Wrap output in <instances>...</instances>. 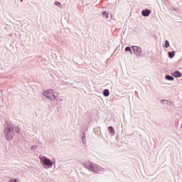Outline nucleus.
I'll use <instances>...</instances> for the list:
<instances>
[{"mask_svg":"<svg viewBox=\"0 0 182 182\" xmlns=\"http://www.w3.org/2000/svg\"><path fill=\"white\" fill-rule=\"evenodd\" d=\"M44 95L48 99H55V95H53V90H48L47 91H45Z\"/></svg>","mask_w":182,"mask_h":182,"instance_id":"nucleus-1","label":"nucleus"},{"mask_svg":"<svg viewBox=\"0 0 182 182\" xmlns=\"http://www.w3.org/2000/svg\"><path fill=\"white\" fill-rule=\"evenodd\" d=\"M41 160L43 161V164H45V166H50L53 164L52 161L46 157H43L41 159Z\"/></svg>","mask_w":182,"mask_h":182,"instance_id":"nucleus-2","label":"nucleus"},{"mask_svg":"<svg viewBox=\"0 0 182 182\" xmlns=\"http://www.w3.org/2000/svg\"><path fill=\"white\" fill-rule=\"evenodd\" d=\"M132 49L136 56H140V55H141V48L140 47L134 46H132Z\"/></svg>","mask_w":182,"mask_h":182,"instance_id":"nucleus-3","label":"nucleus"},{"mask_svg":"<svg viewBox=\"0 0 182 182\" xmlns=\"http://www.w3.org/2000/svg\"><path fill=\"white\" fill-rule=\"evenodd\" d=\"M14 138V130H9L6 133V139L7 140H12V139Z\"/></svg>","mask_w":182,"mask_h":182,"instance_id":"nucleus-4","label":"nucleus"},{"mask_svg":"<svg viewBox=\"0 0 182 182\" xmlns=\"http://www.w3.org/2000/svg\"><path fill=\"white\" fill-rule=\"evenodd\" d=\"M172 76H174V77H181L182 74L180 73V71L176 70L171 73Z\"/></svg>","mask_w":182,"mask_h":182,"instance_id":"nucleus-5","label":"nucleus"},{"mask_svg":"<svg viewBox=\"0 0 182 182\" xmlns=\"http://www.w3.org/2000/svg\"><path fill=\"white\" fill-rule=\"evenodd\" d=\"M150 14H151V11L149 9L143 10L141 11V14L143 16H149V15H150Z\"/></svg>","mask_w":182,"mask_h":182,"instance_id":"nucleus-6","label":"nucleus"},{"mask_svg":"<svg viewBox=\"0 0 182 182\" xmlns=\"http://www.w3.org/2000/svg\"><path fill=\"white\" fill-rule=\"evenodd\" d=\"M95 164L90 163L89 165L87 166V168L88 170H90V171H95L96 172V171L95 170Z\"/></svg>","mask_w":182,"mask_h":182,"instance_id":"nucleus-7","label":"nucleus"},{"mask_svg":"<svg viewBox=\"0 0 182 182\" xmlns=\"http://www.w3.org/2000/svg\"><path fill=\"white\" fill-rule=\"evenodd\" d=\"M103 95H104V96H105V97L109 96V95H110V92H109V90L105 89V90L103 91Z\"/></svg>","mask_w":182,"mask_h":182,"instance_id":"nucleus-8","label":"nucleus"},{"mask_svg":"<svg viewBox=\"0 0 182 182\" xmlns=\"http://www.w3.org/2000/svg\"><path fill=\"white\" fill-rule=\"evenodd\" d=\"M108 130L109 131V133H111V134H114V128H113V127H108Z\"/></svg>","mask_w":182,"mask_h":182,"instance_id":"nucleus-9","label":"nucleus"},{"mask_svg":"<svg viewBox=\"0 0 182 182\" xmlns=\"http://www.w3.org/2000/svg\"><path fill=\"white\" fill-rule=\"evenodd\" d=\"M174 55H176V53L174 51H172L171 53H168L169 58H174Z\"/></svg>","mask_w":182,"mask_h":182,"instance_id":"nucleus-10","label":"nucleus"},{"mask_svg":"<svg viewBox=\"0 0 182 182\" xmlns=\"http://www.w3.org/2000/svg\"><path fill=\"white\" fill-rule=\"evenodd\" d=\"M166 79L167 80H174V77L170 76V75H166Z\"/></svg>","mask_w":182,"mask_h":182,"instance_id":"nucleus-11","label":"nucleus"},{"mask_svg":"<svg viewBox=\"0 0 182 182\" xmlns=\"http://www.w3.org/2000/svg\"><path fill=\"white\" fill-rule=\"evenodd\" d=\"M104 18H105L106 19H107L109 18V14H107L106 11H104L102 14Z\"/></svg>","mask_w":182,"mask_h":182,"instance_id":"nucleus-12","label":"nucleus"},{"mask_svg":"<svg viewBox=\"0 0 182 182\" xmlns=\"http://www.w3.org/2000/svg\"><path fill=\"white\" fill-rule=\"evenodd\" d=\"M168 46H170V43H168V41H165V47L168 48Z\"/></svg>","mask_w":182,"mask_h":182,"instance_id":"nucleus-13","label":"nucleus"},{"mask_svg":"<svg viewBox=\"0 0 182 182\" xmlns=\"http://www.w3.org/2000/svg\"><path fill=\"white\" fill-rule=\"evenodd\" d=\"M125 51H126V52H132V48H131L130 47H127V48H125Z\"/></svg>","mask_w":182,"mask_h":182,"instance_id":"nucleus-14","label":"nucleus"},{"mask_svg":"<svg viewBox=\"0 0 182 182\" xmlns=\"http://www.w3.org/2000/svg\"><path fill=\"white\" fill-rule=\"evenodd\" d=\"M55 5H56L57 6H62V4H60V2H58V1L55 2Z\"/></svg>","mask_w":182,"mask_h":182,"instance_id":"nucleus-15","label":"nucleus"},{"mask_svg":"<svg viewBox=\"0 0 182 182\" xmlns=\"http://www.w3.org/2000/svg\"><path fill=\"white\" fill-rule=\"evenodd\" d=\"M17 181H18V180H16V179H11L9 181V182H17Z\"/></svg>","mask_w":182,"mask_h":182,"instance_id":"nucleus-16","label":"nucleus"},{"mask_svg":"<svg viewBox=\"0 0 182 182\" xmlns=\"http://www.w3.org/2000/svg\"><path fill=\"white\" fill-rule=\"evenodd\" d=\"M23 0H21V1L22 2Z\"/></svg>","mask_w":182,"mask_h":182,"instance_id":"nucleus-17","label":"nucleus"}]
</instances>
